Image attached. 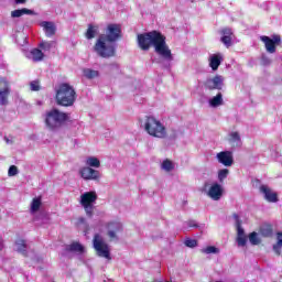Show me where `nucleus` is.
<instances>
[{"label":"nucleus","instance_id":"f257e3e1","mask_svg":"<svg viewBox=\"0 0 282 282\" xmlns=\"http://www.w3.org/2000/svg\"><path fill=\"white\" fill-rule=\"evenodd\" d=\"M138 45L143 52H149L151 45L154 47V52L164 58L165 61H173V53L166 44V36L161 34L159 31H151L147 33H141L137 37Z\"/></svg>","mask_w":282,"mask_h":282},{"label":"nucleus","instance_id":"f03ea898","mask_svg":"<svg viewBox=\"0 0 282 282\" xmlns=\"http://www.w3.org/2000/svg\"><path fill=\"white\" fill-rule=\"evenodd\" d=\"M77 98L76 89L68 83L59 84L55 90V102L59 107H74Z\"/></svg>","mask_w":282,"mask_h":282},{"label":"nucleus","instance_id":"7ed1b4c3","mask_svg":"<svg viewBox=\"0 0 282 282\" xmlns=\"http://www.w3.org/2000/svg\"><path fill=\"white\" fill-rule=\"evenodd\" d=\"M94 52L100 58H113L116 56V42H110L105 34H101L95 42Z\"/></svg>","mask_w":282,"mask_h":282},{"label":"nucleus","instance_id":"20e7f679","mask_svg":"<svg viewBox=\"0 0 282 282\" xmlns=\"http://www.w3.org/2000/svg\"><path fill=\"white\" fill-rule=\"evenodd\" d=\"M94 52L100 58H113L116 56V42H110L105 34H101L95 42Z\"/></svg>","mask_w":282,"mask_h":282},{"label":"nucleus","instance_id":"39448f33","mask_svg":"<svg viewBox=\"0 0 282 282\" xmlns=\"http://www.w3.org/2000/svg\"><path fill=\"white\" fill-rule=\"evenodd\" d=\"M69 120V115L67 112H62L61 110L53 108L45 113V124L51 131H56L61 129Z\"/></svg>","mask_w":282,"mask_h":282},{"label":"nucleus","instance_id":"423d86ee","mask_svg":"<svg viewBox=\"0 0 282 282\" xmlns=\"http://www.w3.org/2000/svg\"><path fill=\"white\" fill-rule=\"evenodd\" d=\"M144 129L152 138H159L161 140L166 138V127L154 117L145 118Z\"/></svg>","mask_w":282,"mask_h":282},{"label":"nucleus","instance_id":"0eeeda50","mask_svg":"<svg viewBox=\"0 0 282 282\" xmlns=\"http://www.w3.org/2000/svg\"><path fill=\"white\" fill-rule=\"evenodd\" d=\"M98 199L96 192H86L80 196V205L83 206L87 217H94V204Z\"/></svg>","mask_w":282,"mask_h":282},{"label":"nucleus","instance_id":"6e6552de","mask_svg":"<svg viewBox=\"0 0 282 282\" xmlns=\"http://www.w3.org/2000/svg\"><path fill=\"white\" fill-rule=\"evenodd\" d=\"M94 248L99 257L105 259H111V253L109 252V245L102 240L99 234H96L93 239Z\"/></svg>","mask_w":282,"mask_h":282},{"label":"nucleus","instance_id":"1a4fd4ad","mask_svg":"<svg viewBox=\"0 0 282 282\" xmlns=\"http://www.w3.org/2000/svg\"><path fill=\"white\" fill-rule=\"evenodd\" d=\"M105 37L110 43H116L122 39V26L120 24L110 23L107 25Z\"/></svg>","mask_w":282,"mask_h":282},{"label":"nucleus","instance_id":"9d476101","mask_svg":"<svg viewBox=\"0 0 282 282\" xmlns=\"http://www.w3.org/2000/svg\"><path fill=\"white\" fill-rule=\"evenodd\" d=\"M10 82H8V78L1 77L0 78V105L2 107H6L8 105V98H10Z\"/></svg>","mask_w":282,"mask_h":282},{"label":"nucleus","instance_id":"9b49d317","mask_svg":"<svg viewBox=\"0 0 282 282\" xmlns=\"http://www.w3.org/2000/svg\"><path fill=\"white\" fill-rule=\"evenodd\" d=\"M204 85L209 91H215V89L221 91V89H224V77L221 75H216L213 78L206 79Z\"/></svg>","mask_w":282,"mask_h":282},{"label":"nucleus","instance_id":"f8f14e48","mask_svg":"<svg viewBox=\"0 0 282 282\" xmlns=\"http://www.w3.org/2000/svg\"><path fill=\"white\" fill-rule=\"evenodd\" d=\"M260 193L264 195V199L269 202V204H276V202H279V194L272 191L268 185H261Z\"/></svg>","mask_w":282,"mask_h":282},{"label":"nucleus","instance_id":"ddd939ff","mask_svg":"<svg viewBox=\"0 0 282 282\" xmlns=\"http://www.w3.org/2000/svg\"><path fill=\"white\" fill-rule=\"evenodd\" d=\"M79 175L83 180H100V171L94 170L89 166H84L79 170Z\"/></svg>","mask_w":282,"mask_h":282},{"label":"nucleus","instance_id":"4468645a","mask_svg":"<svg viewBox=\"0 0 282 282\" xmlns=\"http://www.w3.org/2000/svg\"><path fill=\"white\" fill-rule=\"evenodd\" d=\"M207 195L214 202H219V199H221V197H224V187H221V185L219 183H214L209 187Z\"/></svg>","mask_w":282,"mask_h":282},{"label":"nucleus","instance_id":"2eb2a0df","mask_svg":"<svg viewBox=\"0 0 282 282\" xmlns=\"http://www.w3.org/2000/svg\"><path fill=\"white\" fill-rule=\"evenodd\" d=\"M216 158L219 164H223V166H230L231 164L235 163L232 152L230 151H221L216 154Z\"/></svg>","mask_w":282,"mask_h":282},{"label":"nucleus","instance_id":"dca6fc26","mask_svg":"<svg viewBox=\"0 0 282 282\" xmlns=\"http://www.w3.org/2000/svg\"><path fill=\"white\" fill-rule=\"evenodd\" d=\"M108 237L109 239L113 240V239H118V236L116 235V232H122V223L119 221H111L108 224Z\"/></svg>","mask_w":282,"mask_h":282},{"label":"nucleus","instance_id":"f3484780","mask_svg":"<svg viewBox=\"0 0 282 282\" xmlns=\"http://www.w3.org/2000/svg\"><path fill=\"white\" fill-rule=\"evenodd\" d=\"M260 41L264 43V47L269 54L276 53V46L274 45V41L268 35L260 36Z\"/></svg>","mask_w":282,"mask_h":282},{"label":"nucleus","instance_id":"a211bd4d","mask_svg":"<svg viewBox=\"0 0 282 282\" xmlns=\"http://www.w3.org/2000/svg\"><path fill=\"white\" fill-rule=\"evenodd\" d=\"M223 61L224 57L219 53L209 57V67L213 69V72H217L219 69V65H221Z\"/></svg>","mask_w":282,"mask_h":282},{"label":"nucleus","instance_id":"6ab92c4d","mask_svg":"<svg viewBox=\"0 0 282 282\" xmlns=\"http://www.w3.org/2000/svg\"><path fill=\"white\" fill-rule=\"evenodd\" d=\"M41 25L43 26L44 32L48 39H51V36H54V34H56V25L54 24V22L44 21L41 23Z\"/></svg>","mask_w":282,"mask_h":282},{"label":"nucleus","instance_id":"aec40b11","mask_svg":"<svg viewBox=\"0 0 282 282\" xmlns=\"http://www.w3.org/2000/svg\"><path fill=\"white\" fill-rule=\"evenodd\" d=\"M237 243L242 248L248 243V236H246V231L242 227H238L237 229Z\"/></svg>","mask_w":282,"mask_h":282},{"label":"nucleus","instance_id":"412c9836","mask_svg":"<svg viewBox=\"0 0 282 282\" xmlns=\"http://www.w3.org/2000/svg\"><path fill=\"white\" fill-rule=\"evenodd\" d=\"M23 14H31V15H33V14H36V13L34 12V10H30V9H25V8L17 9V10H13L11 12L12 19H19L20 17H23Z\"/></svg>","mask_w":282,"mask_h":282},{"label":"nucleus","instance_id":"4be33fe9","mask_svg":"<svg viewBox=\"0 0 282 282\" xmlns=\"http://www.w3.org/2000/svg\"><path fill=\"white\" fill-rule=\"evenodd\" d=\"M67 252H79V254H83L85 252V247L80 245V242H73L66 247Z\"/></svg>","mask_w":282,"mask_h":282},{"label":"nucleus","instance_id":"5701e85b","mask_svg":"<svg viewBox=\"0 0 282 282\" xmlns=\"http://www.w3.org/2000/svg\"><path fill=\"white\" fill-rule=\"evenodd\" d=\"M96 34H98V25L88 24V29L85 33V37L88 41H91V39H96Z\"/></svg>","mask_w":282,"mask_h":282},{"label":"nucleus","instance_id":"b1692460","mask_svg":"<svg viewBox=\"0 0 282 282\" xmlns=\"http://www.w3.org/2000/svg\"><path fill=\"white\" fill-rule=\"evenodd\" d=\"M276 243L273 245V252H275V254H278V257H281V250H282V232L278 231L276 232Z\"/></svg>","mask_w":282,"mask_h":282},{"label":"nucleus","instance_id":"393cba45","mask_svg":"<svg viewBox=\"0 0 282 282\" xmlns=\"http://www.w3.org/2000/svg\"><path fill=\"white\" fill-rule=\"evenodd\" d=\"M31 55L34 63H40V61H43V58H45V54L40 48H33L31 51Z\"/></svg>","mask_w":282,"mask_h":282},{"label":"nucleus","instance_id":"a878e982","mask_svg":"<svg viewBox=\"0 0 282 282\" xmlns=\"http://www.w3.org/2000/svg\"><path fill=\"white\" fill-rule=\"evenodd\" d=\"M209 105L210 107H220V105H224V95H221V93H218L209 100Z\"/></svg>","mask_w":282,"mask_h":282},{"label":"nucleus","instance_id":"bb28decb","mask_svg":"<svg viewBox=\"0 0 282 282\" xmlns=\"http://www.w3.org/2000/svg\"><path fill=\"white\" fill-rule=\"evenodd\" d=\"M15 243L18 245V252H21V254H23V257H28V245L25 243L24 239H18L15 241Z\"/></svg>","mask_w":282,"mask_h":282},{"label":"nucleus","instance_id":"cd10ccee","mask_svg":"<svg viewBox=\"0 0 282 282\" xmlns=\"http://www.w3.org/2000/svg\"><path fill=\"white\" fill-rule=\"evenodd\" d=\"M86 164H87V166L93 167V169H100V160H98V158H96V156H89L86 160Z\"/></svg>","mask_w":282,"mask_h":282},{"label":"nucleus","instance_id":"c85d7f7f","mask_svg":"<svg viewBox=\"0 0 282 282\" xmlns=\"http://www.w3.org/2000/svg\"><path fill=\"white\" fill-rule=\"evenodd\" d=\"M41 197L33 198L31 203V213H39V210L41 209Z\"/></svg>","mask_w":282,"mask_h":282},{"label":"nucleus","instance_id":"c756f323","mask_svg":"<svg viewBox=\"0 0 282 282\" xmlns=\"http://www.w3.org/2000/svg\"><path fill=\"white\" fill-rule=\"evenodd\" d=\"M203 254H219V248L215 246H208L206 248L200 249Z\"/></svg>","mask_w":282,"mask_h":282},{"label":"nucleus","instance_id":"7c9ffc66","mask_svg":"<svg viewBox=\"0 0 282 282\" xmlns=\"http://www.w3.org/2000/svg\"><path fill=\"white\" fill-rule=\"evenodd\" d=\"M99 75H100V73H98V70H95L91 68L84 69V76L90 80H91V78H98Z\"/></svg>","mask_w":282,"mask_h":282},{"label":"nucleus","instance_id":"2f4dec72","mask_svg":"<svg viewBox=\"0 0 282 282\" xmlns=\"http://www.w3.org/2000/svg\"><path fill=\"white\" fill-rule=\"evenodd\" d=\"M161 167L163 169V171H166L167 173H171V171H173V169H175V166L173 165V161L165 159L161 165Z\"/></svg>","mask_w":282,"mask_h":282},{"label":"nucleus","instance_id":"473e14b6","mask_svg":"<svg viewBox=\"0 0 282 282\" xmlns=\"http://www.w3.org/2000/svg\"><path fill=\"white\" fill-rule=\"evenodd\" d=\"M260 235L262 237H272V226L267 225L260 228Z\"/></svg>","mask_w":282,"mask_h":282},{"label":"nucleus","instance_id":"72a5a7b5","mask_svg":"<svg viewBox=\"0 0 282 282\" xmlns=\"http://www.w3.org/2000/svg\"><path fill=\"white\" fill-rule=\"evenodd\" d=\"M249 241L252 246H259V243H261V240L259 239V235L257 234V231H252L249 235Z\"/></svg>","mask_w":282,"mask_h":282},{"label":"nucleus","instance_id":"f704fd0d","mask_svg":"<svg viewBox=\"0 0 282 282\" xmlns=\"http://www.w3.org/2000/svg\"><path fill=\"white\" fill-rule=\"evenodd\" d=\"M229 142H232V144H239L241 142V137L239 135V132H231Z\"/></svg>","mask_w":282,"mask_h":282},{"label":"nucleus","instance_id":"c9c22d12","mask_svg":"<svg viewBox=\"0 0 282 282\" xmlns=\"http://www.w3.org/2000/svg\"><path fill=\"white\" fill-rule=\"evenodd\" d=\"M230 171L228 169H223L218 171V181L219 182H224V180H226V177H228Z\"/></svg>","mask_w":282,"mask_h":282},{"label":"nucleus","instance_id":"e433bc0d","mask_svg":"<svg viewBox=\"0 0 282 282\" xmlns=\"http://www.w3.org/2000/svg\"><path fill=\"white\" fill-rule=\"evenodd\" d=\"M220 41L225 45V47H231L232 46V36H221Z\"/></svg>","mask_w":282,"mask_h":282},{"label":"nucleus","instance_id":"4c0bfd02","mask_svg":"<svg viewBox=\"0 0 282 282\" xmlns=\"http://www.w3.org/2000/svg\"><path fill=\"white\" fill-rule=\"evenodd\" d=\"M30 89H31V91H41V82L40 80L31 82Z\"/></svg>","mask_w":282,"mask_h":282},{"label":"nucleus","instance_id":"58836bf2","mask_svg":"<svg viewBox=\"0 0 282 282\" xmlns=\"http://www.w3.org/2000/svg\"><path fill=\"white\" fill-rule=\"evenodd\" d=\"M9 177H14V175H19V167L17 165H11L8 171Z\"/></svg>","mask_w":282,"mask_h":282},{"label":"nucleus","instance_id":"ea45409f","mask_svg":"<svg viewBox=\"0 0 282 282\" xmlns=\"http://www.w3.org/2000/svg\"><path fill=\"white\" fill-rule=\"evenodd\" d=\"M54 42H42L40 43L41 50H44V52H50L52 50V45Z\"/></svg>","mask_w":282,"mask_h":282},{"label":"nucleus","instance_id":"a19ab883","mask_svg":"<svg viewBox=\"0 0 282 282\" xmlns=\"http://www.w3.org/2000/svg\"><path fill=\"white\" fill-rule=\"evenodd\" d=\"M185 246L187 248H197V240L191 239V238H186L185 239Z\"/></svg>","mask_w":282,"mask_h":282},{"label":"nucleus","instance_id":"79ce46f5","mask_svg":"<svg viewBox=\"0 0 282 282\" xmlns=\"http://www.w3.org/2000/svg\"><path fill=\"white\" fill-rule=\"evenodd\" d=\"M260 63L261 65H263V67H268V65L272 63V59H270V57H268L267 55H262Z\"/></svg>","mask_w":282,"mask_h":282},{"label":"nucleus","instance_id":"37998d69","mask_svg":"<svg viewBox=\"0 0 282 282\" xmlns=\"http://www.w3.org/2000/svg\"><path fill=\"white\" fill-rule=\"evenodd\" d=\"M220 34L223 36H234V33H232V29L230 28H224L221 31H220Z\"/></svg>","mask_w":282,"mask_h":282},{"label":"nucleus","instance_id":"c03bdc74","mask_svg":"<svg viewBox=\"0 0 282 282\" xmlns=\"http://www.w3.org/2000/svg\"><path fill=\"white\" fill-rule=\"evenodd\" d=\"M232 217L236 220V228L237 229L241 228V219H239V215L238 214H234Z\"/></svg>","mask_w":282,"mask_h":282},{"label":"nucleus","instance_id":"a18cd8bd","mask_svg":"<svg viewBox=\"0 0 282 282\" xmlns=\"http://www.w3.org/2000/svg\"><path fill=\"white\" fill-rule=\"evenodd\" d=\"M271 41H273L274 45H281V35H273Z\"/></svg>","mask_w":282,"mask_h":282},{"label":"nucleus","instance_id":"49530a36","mask_svg":"<svg viewBox=\"0 0 282 282\" xmlns=\"http://www.w3.org/2000/svg\"><path fill=\"white\" fill-rule=\"evenodd\" d=\"M187 226H188V228H199V225H197V223H195V220H188Z\"/></svg>","mask_w":282,"mask_h":282},{"label":"nucleus","instance_id":"de8ad7c7","mask_svg":"<svg viewBox=\"0 0 282 282\" xmlns=\"http://www.w3.org/2000/svg\"><path fill=\"white\" fill-rule=\"evenodd\" d=\"M3 248H6V241L3 240V237L0 236V252H3Z\"/></svg>","mask_w":282,"mask_h":282},{"label":"nucleus","instance_id":"09e8293b","mask_svg":"<svg viewBox=\"0 0 282 282\" xmlns=\"http://www.w3.org/2000/svg\"><path fill=\"white\" fill-rule=\"evenodd\" d=\"M17 6H23L28 2V0H14Z\"/></svg>","mask_w":282,"mask_h":282}]
</instances>
